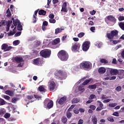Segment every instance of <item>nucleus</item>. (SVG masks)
Returning <instances> with one entry per match:
<instances>
[{
	"mask_svg": "<svg viewBox=\"0 0 124 124\" xmlns=\"http://www.w3.org/2000/svg\"><path fill=\"white\" fill-rule=\"evenodd\" d=\"M55 77L58 80H64L67 77L66 72L62 70L56 71L54 73Z\"/></svg>",
	"mask_w": 124,
	"mask_h": 124,
	"instance_id": "1",
	"label": "nucleus"
},
{
	"mask_svg": "<svg viewBox=\"0 0 124 124\" xmlns=\"http://www.w3.org/2000/svg\"><path fill=\"white\" fill-rule=\"evenodd\" d=\"M58 57L63 62H65L68 60V53L65 50H60L58 53Z\"/></svg>",
	"mask_w": 124,
	"mask_h": 124,
	"instance_id": "2",
	"label": "nucleus"
},
{
	"mask_svg": "<svg viewBox=\"0 0 124 124\" xmlns=\"http://www.w3.org/2000/svg\"><path fill=\"white\" fill-rule=\"evenodd\" d=\"M92 63L87 61H84L79 65V68L80 69H91L92 68Z\"/></svg>",
	"mask_w": 124,
	"mask_h": 124,
	"instance_id": "3",
	"label": "nucleus"
},
{
	"mask_svg": "<svg viewBox=\"0 0 124 124\" xmlns=\"http://www.w3.org/2000/svg\"><path fill=\"white\" fill-rule=\"evenodd\" d=\"M40 55L43 58H49L51 56V50L49 49H44L40 51Z\"/></svg>",
	"mask_w": 124,
	"mask_h": 124,
	"instance_id": "4",
	"label": "nucleus"
},
{
	"mask_svg": "<svg viewBox=\"0 0 124 124\" xmlns=\"http://www.w3.org/2000/svg\"><path fill=\"white\" fill-rule=\"evenodd\" d=\"M119 34V31L117 30H113L110 31V33H107V37L108 39H113L114 36H117Z\"/></svg>",
	"mask_w": 124,
	"mask_h": 124,
	"instance_id": "5",
	"label": "nucleus"
},
{
	"mask_svg": "<svg viewBox=\"0 0 124 124\" xmlns=\"http://www.w3.org/2000/svg\"><path fill=\"white\" fill-rule=\"evenodd\" d=\"M81 46V45L79 43H76L73 45L71 47L72 51L74 52H78L79 50H80V47Z\"/></svg>",
	"mask_w": 124,
	"mask_h": 124,
	"instance_id": "6",
	"label": "nucleus"
},
{
	"mask_svg": "<svg viewBox=\"0 0 124 124\" xmlns=\"http://www.w3.org/2000/svg\"><path fill=\"white\" fill-rule=\"evenodd\" d=\"M90 44L91 42H90L89 41H86L84 42L82 45L83 51H87V50H89Z\"/></svg>",
	"mask_w": 124,
	"mask_h": 124,
	"instance_id": "7",
	"label": "nucleus"
},
{
	"mask_svg": "<svg viewBox=\"0 0 124 124\" xmlns=\"http://www.w3.org/2000/svg\"><path fill=\"white\" fill-rule=\"evenodd\" d=\"M12 46H9L8 45L6 44H3L1 46V50H3L4 52H7L11 50Z\"/></svg>",
	"mask_w": 124,
	"mask_h": 124,
	"instance_id": "8",
	"label": "nucleus"
},
{
	"mask_svg": "<svg viewBox=\"0 0 124 124\" xmlns=\"http://www.w3.org/2000/svg\"><path fill=\"white\" fill-rule=\"evenodd\" d=\"M107 72H110V74L112 75H117L118 73H119V71H118L117 69L107 68Z\"/></svg>",
	"mask_w": 124,
	"mask_h": 124,
	"instance_id": "9",
	"label": "nucleus"
},
{
	"mask_svg": "<svg viewBox=\"0 0 124 124\" xmlns=\"http://www.w3.org/2000/svg\"><path fill=\"white\" fill-rule=\"evenodd\" d=\"M33 63L36 65H39V64H42V63H43V58H38L34 59Z\"/></svg>",
	"mask_w": 124,
	"mask_h": 124,
	"instance_id": "10",
	"label": "nucleus"
},
{
	"mask_svg": "<svg viewBox=\"0 0 124 124\" xmlns=\"http://www.w3.org/2000/svg\"><path fill=\"white\" fill-rule=\"evenodd\" d=\"M107 19L108 20V21H109V22L113 23V24H116V23H117V19H116V18H115V17L113 16L112 15L107 16Z\"/></svg>",
	"mask_w": 124,
	"mask_h": 124,
	"instance_id": "11",
	"label": "nucleus"
},
{
	"mask_svg": "<svg viewBox=\"0 0 124 124\" xmlns=\"http://www.w3.org/2000/svg\"><path fill=\"white\" fill-rule=\"evenodd\" d=\"M49 84L48 85V89L50 92H53L54 90H55V88L56 87V83L54 81H51L49 82Z\"/></svg>",
	"mask_w": 124,
	"mask_h": 124,
	"instance_id": "12",
	"label": "nucleus"
},
{
	"mask_svg": "<svg viewBox=\"0 0 124 124\" xmlns=\"http://www.w3.org/2000/svg\"><path fill=\"white\" fill-rule=\"evenodd\" d=\"M66 99H67V98L66 97V96H63L61 97L58 101L59 104H60L61 105H62V104L65 103V102L66 101Z\"/></svg>",
	"mask_w": 124,
	"mask_h": 124,
	"instance_id": "13",
	"label": "nucleus"
},
{
	"mask_svg": "<svg viewBox=\"0 0 124 124\" xmlns=\"http://www.w3.org/2000/svg\"><path fill=\"white\" fill-rule=\"evenodd\" d=\"M12 20H13V24L15 28H16V27H17V26H18L19 24H21V22H20V20H18V19H15L14 17H12Z\"/></svg>",
	"mask_w": 124,
	"mask_h": 124,
	"instance_id": "14",
	"label": "nucleus"
},
{
	"mask_svg": "<svg viewBox=\"0 0 124 124\" xmlns=\"http://www.w3.org/2000/svg\"><path fill=\"white\" fill-rule=\"evenodd\" d=\"M14 60L17 62V63H20V62H23L24 60H23V58L16 56L14 58Z\"/></svg>",
	"mask_w": 124,
	"mask_h": 124,
	"instance_id": "15",
	"label": "nucleus"
},
{
	"mask_svg": "<svg viewBox=\"0 0 124 124\" xmlns=\"http://www.w3.org/2000/svg\"><path fill=\"white\" fill-rule=\"evenodd\" d=\"M5 93L6 94H8V95H10V96H13L14 95V92L11 90H7L5 92Z\"/></svg>",
	"mask_w": 124,
	"mask_h": 124,
	"instance_id": "16",
	"label": "nucleus"
},
{
	"mask_svg": "<svg viewBox=\"0 0 124 124\" xmlns=\"http://www.w3.org/2000/svg\"><path fill=\"white\" fill-rule=\"evenodd\" d=\"M98 72L100 74H103L106 72V69L104 67H100L98 69Z\"/></svg>",
	"mask_w": 124,
	"mask_h": 124,
	"instance_id": "17",
	"label": "nucleus"
},
{
	"mask_svg": "<svg viewBox=\"0 0 124 124\" xmlns=\"http://www.w3.org/2000/svg\"><path fill=\"white\" fill-rule=\"evenodd\" d=\"M54 104V102L53 101L50 100V101L47 103V107L48 109H51L52 107H53Z\"/></svg>",
	"mask_w": 124,
	"mask_h": 124,
	"instance_id": "18",
	"label": "nucleus"
},
{
	"mask_svg": "<svg viewBox=\"0 0 124 124\" xmlns=\"http://www.w3.org/2000/svg\"><path fill=\"white\" fill-rule=\"evenodd\" d=\"M13 31V32L12 31H10L9 33H7L8 36L14 35V34L16 33V27H15Z\"/></svg>",
	"mask_w": 124,
	"mask_h": 124,
	"instance_id": "19",
	"label": "nucleus"
},
{
	"mask_svg": "<svg viewBox=\"0 0 124 124\" xmlns=\"http://www.w3.org/2000/svg\"><path fill=\"white\" fill-rule=\"evenodd\" d=\"M92 121L93 124H97V118L95 115L92 116Z\"/></svg>",
	"mask_w": 124,
	"mask_h": 124,
	"instance_id": "20",
	"label": "nucleus"
},
{
	"mask_svg": "<svg viewBox=\"0 0 124 124\" xmlns=\"http://www.w3.org/2000/svg\"><path fill=\"white\" fill-rule=\"evenodd\" d=\"M59 43H60V38H59L55 39L52 42V45H57Z\"/></svg>",
	"mask_w": 124,
	"mask_h": 124,
	"instance_id": "21",
	"label": "nucleus"
},
{
	"mask_svg": "<svg viewBox=\"0 0 124 124\" xmlns=\"http://www.w3.org/2000/svg\"><path fill=\"white\" fill-rule=\"evenodd\" d=\"M64 30V29H62V28H58L55 29V34H58V33H61L62 31Z\"/></svg>",
	"mask_w": 124,
	"mask_h": 124,
	"instance_id": "22",
	"label": "nucleus"
},
{
	"mask_svg": "<svg viewBox=\"0 0 124 124\" xmlns=\"http://www.w3.org/2000/svg\"><path fill=\"white\" fill-rule=\"evenodd\" d=\"M80 102V100H79L77 98H74L72 100V104H75L76 103H78V102Z\"/></svg>",
	"mask_w": 124,
	"mask_h": 124,
	"instance_id": "23",
	"label": "nucleus"
},
{
	"mask_svg": "<svg viewBox=\"0 0 124 124\" xmlns=\"http://www.w3.org/2000/svg\"><path fill=\"white\" fill-rule=\"evenodd\" d=\"M46 13H47V12L46 11H44V10H41L38 12L39 15H43V16L46 15Z\"/></svg>",
	"mask_w": 124,
	"mask_h": 124,
	"instance_id": "24",
	"label": "nucleus"
},
{
	"mask_svg": "<svg viewBox=\"0 0 124 124\" xmlns=\"http://www.w3.org/2000/svg\"><path fill=\"white\" fill-rule=\"evenodd\" d=\"M91 81H92V78L86 80L82 83V86H86V85H88Z\"/></svg>",
	"mask_w": 124,
	"mask_h": 124,
	"instance_id": "25",
	"label": "nucleus"
},
{
	"mask_svg": "<svg viewBox=\"0 0 124 124\" xmlns=\"http://www.w3.org/2000/svg\"><path fill=\"white\" fill-rule=\"evenodd\" d=\"M78 90L80 92H85V88H84V86H83V85H80L78 86Z\"/></svg>",
	"mask_w": 124,
	"mask_h": 124,
	"instance_id": "26",
	"label": "nucleus"
},
{
	"mask_svg": "<svg viewBox=\"0 0 124 124\" xmlns=\"http://www.w3.org/2000/svg\"><path fill=\"white\" fill-rule=\"evenodd\" d=\"M7 13V17L8 18H10V17H11V12H10V9H8L7 11L6 12Z\"/></svg>",
	"mask_w": 124,
	"mask_h": 124,
	"instance_id": "27",
	"label": "nucleus"
},
{
	"mask_svg": "<svg viewBox=\"0 0 124 124\" xmlns=\"http://www.w3.org/2000/svg\"><path fill=\"white\" fill-rule=\"evenodd\" d=\"M62 122L63 124H66L67 123V118L65 116H63L62 118Z\"/></svg>",
	"mask_w": 124,
	"mask_h": 124,
	"instance_id": "28",
	"label": "nucleus"
},
{
	"mask_svg": "<svg viewBox=\"0 0 124 124\" xmlns=\"http://www.w3.org/2000/svg\"><path fill=\"white\" fill-rule=\"evenodd\" d=\"M119 26L120 28L123 31H124V22H121L119 23Z\"/></svg>",
	"mask_w": 124,
	"mask_h": 124,
	"instance_id": "29",
	"label": "nucleus"
},
{
	"mask_svg": "<svg viewBox=\"0 0 124 124\" xmlns=\"http://www.w3.org/2000/svg\"><path fill=\"white\" fill-rule=\"evenodd\" d=\"M88 88L91 90H95V89H96V85H90L88 86Z\"/></svg>",
	"mask_w": 124,
	"mask_h": 124,
	"instance_id": "30",
	"label": "nucleus"
},
{
	"mask_svg": "<svg viewBox=\"0 0 124 124\" xmlns=\"http://www.w3.org/2000/svg\"><path fill=\"white\" fill-rule=\"evenodd\" d=\"M100 62H101V63H105V64H106L108 62V61L107 60H106V59H100Z\"/></svg>",
	"mask_w": 124,
	"mask_h": 124,
	"instance_id": "31",
	"label": "nucleus"
},
{
	"mask_svg": "<svg viewBox=\"0 0 124 124\" xmlns=\"http://www.w3.org/2000/svg\"><path fill=\"white\" fill-rule=\"evenodd\" d=\"M19 44H20V41L18 40L14 41L13 42V45H14L15 46H17V45H19Z\"/></svg>",
	"mask_w": 124,
	"mask_h": 124,
	"instance_id": "32",
	"label": "nucleus"
},
{
	"mask_svg": "<svg viewBox=\"0 0 124 124\" xmlns=\"http://www.w3.org/2000/svg\"><path fill=\"white\" fill-rule=\"evenodd\" d=\"M72 116V114L68 111H67L66 112V117L68 118V119H70Z\"/></svg>",
	"mask_w": 124,
	"mask_h": 124,
	"instance_id": "33",
	"label": "nucleus"
},
{
	"mask_svg": "<svg viewBox=\"0 0 124 124\" xmlns=\"http://www.w3.org/2000/svg\"><path fill=\"white\" fill-rule=\"evenodd\" d=\"M6 24L7 27H10V26H11V24H12V20H8V21H6Z\"/></svg>",
	"mask_w": 124,
	"mask_h": 124,
	"instance_id": "34",
	"label": "nucleus"
},
{
	"mask_svg": "<svg viewBox=\"0 0 124 124\" xmlns=\"http://www.w3.org/2000/svg\"><path fill=\"white\" fill-rule=\"evenodd\" d=\"M94 98H96V96L93 94H92L89 97V99H94Z\"/></svg>",
	"mask_w": 124,
	"mask_h": 124,
	"instance_id": "35",
	"label": "nucleus"
},
{
	"mask_svg": "<svg viewBox=\"0 0 124 124\" xmlns=\"http://www.w3.org/2000/svg\"><path fill=\"white\" fill-rule=\"evenodd\" d=\"M95 46H97V47H98V48H100L101 47V46H102V43L97 42H96V43L95 44Z\"/></svg>",
	"mask_w": 124,
	"mask_h": 124,
	"instance_id": "36",
	"label": "nucleus"
},
{
	"mask_svg": "<svg viewBox=\"0 0 124 124\" xmlns=\"http://www.w3.org/2000/svg\"><path fill=\"white\" fill-rule=\"evenodd\" d=\"M84 35H85V33L81 32H80L79 34H78V36L79 38H82V37H83Z\"/></svg>",
	"mask_w": 124,
	"mask_h": 124,
	"instance_id": "37",
	"label": "nucleus"
},
{
	"mask_svg": "<svg viewBox=\"0 0 124 124\" xmlns=\"http://www.w3.org/2000/svg\"><path fill=\"white\" fill-rule=\"evenodd\" d=\"M38 90L39 92H44V91L45 90V88H44V87H43V86H40L38 87Z\"/></svg>",
	"mask_w": 124,
	"mask_h": 124,
	"instance_id": "38",
	"label": "nucleus"
},
{
	"mask_svg": "<svg viewBox=\"0 0 124 124\" xmlns=\"http://www.w3.org/2000/svg\"><path fill=\"white\" fill-rule=\"evenodd\" d=\"M108 121L111 122V123H114V120L113 117H109L107 118Z\"/></svg>",
	"mask_w": 124,
	"mask_h": 124,
	"instance_id": "39",
	"label": "nucleus"
},
{
	"mask_svg": "<svg viewBox=\"0 0 124 124\" xmlns=\"http://www.w3.org/2000/svg\"><path fill=\"white\" fill-rule=\"evenodd\" d=\"M22 30H23V26H22V25H21V23H19L17 25V30L18 31H22Z\"/></svg>",
	"mask_w": 124,
	"mask_h": 124,
	"instance_id": "40",
	"label": "nucleus"
},
{
	"mask_svg": "<svg viewBox=\"0 0 124 124\" xmlns=\"http://www.w3.org/2000/svg\"><path fill=\"white\" fill-rule=\"evenodd\" d=\"M49 22L50 24H55L56 23V19L50 18L49 19Z\"/></svg>",
	"mask_w": 124,
	"mask_h": 124,
	"instance_id": "41",
	"label": "nucleus"
},
{
	"mask_svg": "<svg viewBox=\"0 0 124 124\" xmlns=\"http://www.w3.org/2000/svg\"><path fill=\"white\" fill-rule=\"evenodd\" d=\"M61 11L62 12H67L68 10H67V8L66 7H62Z\"/></svg>",
	"mask_w": 124,
	"mask_h": 124,
	"instance_id": "42",
	"label": "nucleus"
},
{
	"mask_svg": "<svg viewBox=\"0 0 124 124\" xmlns=\"http://www.w3.org/2000/svg\"><path fill=\"white\" fill-rule=\"evenodd\" d=\"M50 100H49V99H46L44 102V105L45 106H47L48 103H49V101Z\"/></svg>",
	"mask_w": 124,
	"mask_h": 124,
	"instance_id": "43",
	"label": "nucleus"
},
{
	"mask_svg": "<svg viewBox=\"0 0 124 124\" xmlns=\"http://www.w3.org/2000/svg\"><path fill=\"white\" fill-rule=\"evenodd\" d=\"M89 108L91 109L94 111V110H95V108H96V107L94 105H90L89 107Z\"/></svg>",
	"mask_w": 124,
	"mask_h": 124,
	"instance_id": "44",
	"label": "nucleus"
},
{
	"mask_svg": "<svg viewBox=\"0 0 124 124\" xmlns=\"http://www.w3.org/2000/svg\"><path fill=\"white\" fill-rule=\"evenodd\" d=\"M117 106V103H111L108 105L109 107L113 108Z\"/></svg>",
	"mask_w": 124,
	"mask_h": 124,
	"instance_id": "45",
	"label": "nucleus"
},
{
	"mask_svg": "<svg viewBox=\"0 0 124 124\" xmlns=\"http://www.w3.org/2000/svg\"><path fill=\"white\" fill-rule=\"evenodd\" d=\"M5 104V101L2 99H0V105H4Z\"/></svg>",
	"mask_w": 124,
	"mask_h": 124,
	"instance_id": "46",
	"label": "nucleus"
},
{
	"mask_svg": "<svg viewBox=\"0 0 124 124\" xmlns=\"http://www.w3.org/2000/svg\"><path fill=\"white\" fill-rule=\"evenodd\" d=\"M0 124H5V120L3 118H0Z\"/></svg>",
	"mask_w": 124,
	"mask_h": 124,
	"instance_id": "47",
	"label": "nucleus"
},
{
	"mask_svg": "<svg viewBox=\"0 0 124 124\" xmlns=\"http://www.w3.org/2000/svg\"><path fill=\"white\" fill-rule=\"evenodd\" d=\"M115 91L117 92H121V91H122V87L120 86L117 87L115 89Z\"/></svg>",
	"mask_w": 124,
	"mask_h": 124,
	"instance_id": "48",
	"label": "nucleus"
},
{
	"mask_svg": "<svg viewBox=\"0 0 124 124\" xmlns=\"http://www.w3.org/2000/svg\"><path fill=\"white\" fill-rule=\"evenodd\" d=\"M18 100V98L14 97L12 99V103H16V102Z\"/></svg>",
	"mask_w": 124,
	"mask_h": 124,
	"instance_id": "49",
	"label": "nucleus"
},
{
	"mask_svg": "<svg viewBox=\"0 0 124 124\" xmlns=\"http://www.w3.org/2000/svg\"><path fill=\"white\" fill-rule=\"evenodd\" d=\"M4 118H5V119H8V118L10 117V114H9L8 113H6L4 115Z\"/></svg>",
	"mask_w": 124,
	"mask_h": 124,
	"instance_id": "50",
	"label": "nucleus"
},
{
	"mask_svg": "<svg viewBox=\"0 0 124 124\" xmlns=\"http://www.w3.org/2000/svg\"><path fill=\"white\" fill-rule=\"evenodd\" d=\"M118 20L119 21H124V16H120L118 17Z\"/></svg>",
	"mask_w": 124,
	"mask_h": 124,
	"instance_id": "51",
	"label": "nucleus"
},
{
	"mask_svg": "<svg viewBox=\"0 0 124 124\" xmlns=\"http://www.w3.org/2000/svg\"><path fill=\"white\" fill-rule=\"evenodd\" d=\"M111 100H113V99H108L104 100L103 101V102L104 103H108V102H110Z\"/></svg>",
	"mask_w": 124,
	"mask_h": 124,
	"instance_id": "52",
	"label": "nucleus"
},
{
	"mask_svg": "<svg viewBox=\"0 0 124 124\" xmlns=\"http://www.w3.org/2000/svg\"><path fill=\"white\" fill-rule=\"evenodd\" d=\"M113 116H115V117H119V112L118 111H115L113 114H112Z\"/></svg>",
	"mask_w": 124,
	"mask_h": 124,
	"instance_id": "53",
	"label": "nucleus"
},
{
	"mask_svg": "<svg viewBox=\"0 0 124 124\" xmlns=\"http://www.w3.org/2000/svg\"><path fill=\"white\" fill-rule=\"evenodd\" d=\"M108 98V96H106V95L102 94L101 97V99H107Z\"/></svg>",
	"mask_w": 124,
	"mask_h": 124,
	"instance_id": "54",
	"label": "nucleus"
},
{
	"mask_svg": "<svg viewBox=\"0 0 124 124\" xmlns=\"http://www.w3.org/2000/svg\"><path fill=\"white\" fill-rule=\"evenodd\" d=\"M48 17L50 19H54V18H55V15H54V14H50L49 15Z\"/></svg>",
	"mask_w": 124,
	"mask_h": 124,
	"instance_id": "55",
	"label": "nucleus"
},
{
	"mask_svg": "<svg viewBox=\"0 0 124 124\" xmlns=\"http://www.w3.org/2000/svg\"><path fill=\"white\" fill-rule=\"evenodd\" d=\"M36 16H35V15H33V19H32V20H33V23H36Z\"/></svg>",
	"mask_w": 124,
	"mask_h": 124,
	"instance_id": "56",
	"label": "nucleus"
},
{
	"mask_svg": "<svg viewBox=\"0 0 124 124\" xmlns=\"http://www.w3.org/2000/svg\"><path fill=\"white\" fill-rule=\"evenodd\" d=\"M73 112L75 113V114H79V109L78 108H75L73 110Z\"/></svg>",
	"mask_w": 124,
	"mask_h": 124,
	"instance_id": "57",
	"label": "nucleus"
},
{
	"mask_svg": "<svg viewBox=\"0 0 124 124\" xmlns=\"http://www.w3.org/2000/svg\"><path fill=\"white\" fill-rule=\"evenodd\" d=\"M97 103H99V107H101V108H103V104H102V103L101 102V101H97Z\"/></svg>",
	"mask_w": 124,
	"mask_h": 124,
	"instance_id": "58",
	"label": "nucleus"
},
{
	"mask_svg": "<svg viewBox=\"0 0 124 124\" xmlns=\"http://www.w3.org/2000/svg\"><path fill=\"white\" fill-rule=\"evenodd\" d=\"M21 32H21V31L16 32V33L15 34V36L16 37H17V36H20V35H21Z\"/></svg>",
	"mask_w": 124,
	"mask_h": 124,
	"instance_id": "59",
	"label": "nucleus"
},
{
	"mask_svg": "<svg viewBox=\"0 0 124 124\" xmlns=\"http://www.w3.org/2000/svg\"><path fill=\"white\" fill-rule=\"evenodd\" d=\"M96 13V11H95L94 10H93L92 11L90 12V14L91 15H94Z\"/></svg>",
	"mask_w": 124,
	"mask_h": 124,
	"instance_id": "60",
	"label": "nucleus"
},
{
	"mask_svg": "<svg viewBox=\"0 0 124 124\" xmlns=\"http://www.w3.org/2000/svg\"><path fill=\"white\" fill-rule=\"evenodd\" d=\"M4 98L6 100H9V99H10V97L8 95H5L4 96Z\"/></svg>",
	"mask_w": 124,
	"mask_h": 124,
	"instance_id": "61",
	"label": "nucleus"
},
{
	"mask_svg": "<svg viewBox=\"0 0 124 124\" xmlns=\"http://www.w3.org/2000/svg\"><path fill=\"white\" fill-rule=\"evenodd\" d=\"M95 30V27H92L90 28V31H92V32H94V31Z\"/></svg>",
	"mask_w": 124,
	"mask_h": 124,
	"instance_id": "62",
	"label": "nucleus"
},
{
	"mask_svg": "<svg viewBox=\"0 0 124 124\" xmlns=\"http://www.w3.org/2000/svg\"><path fill=\"white\" fill-rule=\"evenodd\" d=\"M43 26H45L46 27H47L48 26V22L44 21L43 23Z\"/></svg>",
	"mask_w": 124,
	"mask_h": 124,
	"instance_id": "63",
	"label": "nucleus"
},
{
	"mask_svg": "<svg viewBox=\"0 0 124 124\" xmlns=\"http://www.w3.org/2000/svg\"><path fill=\"white\" fill-rule=\"evenodd\" d=\"M84 123V120L79 119L78 121V124H83Z\"/></svg>",
	"mask_w": 124,
	"mask_h": 124,
	"instance_id": "64",
	"label": "nucleus"
}]
</instances>
